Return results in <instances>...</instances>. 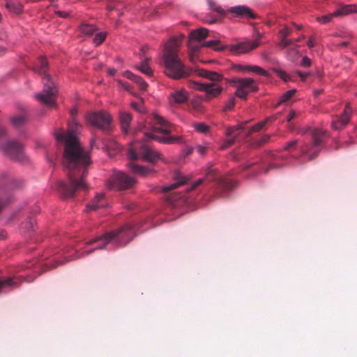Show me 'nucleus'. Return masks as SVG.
<instances>
[{"label":"nucleus","mask_w":357,"mask_h":357,"mask_svg":"<svg viewBox=\"0 0 357 357\" xmlns=\"http://www.w3.org/2000/svg\"><path fill=\"white\" fill-rule=\"evenodd\" d=\"M310 130L312 142L311 143H305L301 147V156L307 158L308 160L314 158L324 146V140L328 137V132L321 128H314L311 130L306 128L298 131L299 133L305 134Z\"/></svg>","instance_id":"7"},{"label":"nucleus","mask_w":357,"mask_h":357,"mask_svg":"<svg viewBox=\"0 0 357 357\" xmlns=\"http://www.w3.org/2000/svg\"><path fill=\"white\" fill-rule=\"evenodd\" d=\"M11 201V197H9L6 199H3V197H0V213L3 209V208L10 203Z\"/></svg>","instance_id":"42"},{"label":"nucleus","mask_w":357,"mask_h":357,"mask_svg":"<svg viewBox=\"0 0 357 357\" xmlns=\"http://www.w3.org/2000/svg\"><path fill=\"white\" fill-rule=\"evenodd\" d=\"M22 282V280L19 278L0 280V292L3 291L8 287H18Z\"/></svg>","instance_id":"25"},{"label":"nucleus","mask_w":357,"mask_h":357,"mask_svg":"<svg viewBox=\"0 0 357 357\" xmlns=\"http://www.w3.org/2000/svg\"><path fill=\"white\" fill-rule=\"evenodd\" d=\"M107 36L106 32H99L96 33L93 38V42L96 46H98L102 44L105 40Z\"/></svg>","instance_id":"31"},{"label":"nucleus","mask_w":357,"mask_h":357,"mask_svg":"<svg viewBox=\"0 0 357 357\" xmlns=\"http://www.w3.org/2000/svg\"><path fill=\"white\" fill-rule=\"evenodd\" d=\"M138 129L142 135V141L139 139L130 144L128 150V158L130 162L128 166L132 173L146 176L151 173V170L136 164L133 160L142 158L149 162H155L160 160V154L151 149L145 142L155 140L164 144H175L182 142V137L169 135L172 130V125L157 114L153 116V124L140 123Z\"/></svg>","instance_id":"2"},{"label":"nucleus","mask_w":357,"mask_h":357,"mask_svg":"<svg viewBox=\"0 0 357 357\" xmlns=\"http://www.w3.org/2000/svg\"><path fill=\"white\" fill-rule=\"evenodd\" d=\"M194 128L197 132L200 133H206L208 130V126L204 123H196Z\"/></svg>","instance_id":"35"},{"label":"nucleus","mask_w":357,"mask_h":357,"mask_svg":"<svg viewBox=\"0 0 357 357\" xmlns=\"http://www.w3.org/2000/svg\"><path fill=\"white\" fill-rule=\"evenodd\" d=\"M112 148L114 149H119V144L116 143V142H114V146Z\"/></svg>","instance_id":"60"},{"label":"nucleus","mask_w":357,"mask_h":357,"mask_svg":"<svg viewBox=\"0 0 357 357\" xmlns=\"http://www.w3.org/2000/svg\"><path fill=\"white\" fill-rule=\"evenodd\" d=\"M208 6H209L210 8L212 10H214V11H215L218 13L221 14V15H224L225 14L224 9L222 8L220 6L217 5L212 0H208Z\"/></svg>","instance_id":"34"},{"label":"nucleus","mask_w":357,"mask_h":357,"mask_svg":"<svg viewBox=\"0 0 357 357\" xmlns=\"http://www.w3.org/2000/svg\"><path fill=\"white\" fill-rule=\"evenodd\" d=\"M351 113V108L350 105L347 103L345 106L343 113L337 119L333 120L331 123V126L333 130H340L343 128L349 121Z\"/></svg>","instance_id":"15"},{"label":"nucleus","mask_w":357,"mask_h":357,"mask_svg":"<svg viewBox=\"0 0 357 357\" xmlns=\"http://www.w3.org/2000/svg\"><path fill=\"white\" fill-rule=\"evenodd\" d=\"M246 70H248V71H252L260 75L266 76L268 75L267 72L265 70L257 66H248L246 67Z\"/></svg>","instance_id":"32"},{"label":"nucleus","mask_w":357,"mask_h":357,"mask_svg":"<svg viewBox=\"0 0 357 357\" xmlns=\"http://www.w3.org/2000/svg\"><path fill=\"white\" fill-rule=\"evenodd\" d=\"M208 144H199V145L196 146L195 149L199 155H204L206 153V151L208 149Z\"/></svg>","instance_id":"37"},{"label":"nucleus","mask_w":357,"mask_h":357,"mask_svg":"<svg viewBox=\"0 0 357 357\" xmlns=\"http://www.w3.org/2000/svg\"><path fill=\"white\" fill-rule=\"evenodd\" d=\"M22 183L21 181H15L13 183V185L15 187V188H17V187H19L20 185V183Z\"/></svg>","instance_id":"59"},{"label":"nucleus","mask_w":357,"mask_h":357,"mask_svg":"<svg viewBox=\"0 0 357 357\" xmlns=\"http://www.w3.org/2000/svg\"><path fill=\"white\" fill-rule=\"evenodd\" d=\"M107 202L105 199L104 193H98L86 206V211L87 212L96 211L99 208H104L107 206Z\"/></svg>","instance_id":"18"},{"label":"nucleus","mask_w":357,"mask_h":357,"mask_svg":"<svg viewBox=\"0 0 357 357\" xmlns=\"http://www.w3.org/2000/svg\"><path fill=\"white\" fill-rule=\"evenodd\" d=\"M260 36L255 40H246L234 45H226V49L234 54L246 53L259 46V43L258 40Z\"/></svg>","instance_id":"14"},{"label":"nucleus","mask_w":357,"mask_h":357,"mask_svg":"<svg viewBox=\"0 0 357 357\" xmlns=\"http://www.w3.org/2000/svg\"><path fill=\"white\" fill-rule=\"evenodd\" d=\"M56 14L63 18H66L69 15V13L66 11H60L59 10V11L56 12Z\"/></svg>","instance_id":"53"},{"label":"nucleus","mask_w":357,"mask_h":357,"mask_svg":"<svg viewBox=\"0 0 357 357\" xmlns=\"http://www.w3.org/2000/svg\"><path fill=\"white\" fill-rule=\"evenodd\" d=\"M117 82L121 87L123 88L124 89H126L127 91H130V86H129L128 83H127L126 82H123L122 80H120V79H118Z\"/></svg>","instance_id":"47"},{"label":"nucleus","mask_w":357,"mask_h":357,"mask_svg":"<svg viewBox=\"0 0 357 357\" xmlns=\"http://www.w3.org/2000/svg\"><path fill=\"white\" fill-rule=\"evenodd\" d=\"M301 65L303 67H308L311 65V60L307 56H305L301 60Z\"/></svg>","instance_id":"45"},{"label":"nucleus","mask_w":357,"mask_h":357,"mask_svg":"<svg viewBox=\"0 0 357 357\" xmlns=\"http://www.w3.org/2000/svg\"><path fill=\"white\" fill-rule=\"evenodd\" d=\"M351 13H357L356 4L342 5L333 12V15L335 16L347 15Z\"/></svg>","instance_id":"24"},{"label":"nucleus","mask_w":357,"mask_h":357,"mask_svg":"<svg viewBox=\"0 0 357 357\" xmlns=\"http://www.w3.org/2000/svg\"><path fill=\"white\" fill-rule=\"evenodd\" d=\"M268 120L269 119H266L264 121L255 124L252 127L250 132L259 131L268 123Z\"/></svg>","instance_id":"36"},{"label":"nucleus","mask_w":357,"mask_h":357,"mask_svg":"<svg viewBox=\"0 0 357 357\" xmlns=\"http://www.w3.org/2000/svg\"><path fill=\"white\" fill-rule=\"evenodd\" d=\"M241 128H242V127L241 126H234V127H229V128H227V130H226V135L227 136H232V135H234V137L228 139H226L223 142L222 146H220V149H227V148L229 147L231 144H233L234 141H235V139H236V136L238 135V134H236V132L239 130H241Z\"/></svg>","instance_id":"22"},{"label":"nucleus","mask_w":357,"mask_h":357,"mask_svg":"<svg viewBox=\"0 0 357 357\" xmlns=\"http://www.w3.org/2000/svg\"><path fill=\"white\" fill-rule=\"evenodd\" d=\"M296 93V89H291L286 91L280 98L279 102L284 103L287 102Z\"/></svg>","instance_id":"33"},{"label":"nucleus","mask_w":357,"mask_h":357,"mask_svg":"<svg viewBox=\"0 0 357 357\" xmlns=\"http://www.w3.org/2000/svg\"><path fill=\"white\" fill-rule=\"evenodd\" d=\"M174 182L170 185H165L162 188V191L164 192L174 190L180 187L189 181V178L181 173L180 172H175L174 174Z\"/></svg>","instance_id":"17"},{"label":"nucleus","mask_w":357,"mask_h":357,"mask_svg":"<svg viewBox=\"0 0 357 357\" xmlns=\"http://www.w3.org/2000/svg\"><path fill=\"white\" fill-rule=\"evenodd\" d=\"M307 45L309 48H312L313 47L315 46V43H314V38H310L307 43Z\"/></svg>","instance_id":"52"},{"label":"nucleus","mask_w":357,"mask_h":357,"mask_svg":"<svg viewBox=\"0 0 357 357\" xmlns=\"http://www.w3.org/2000/svg\"><path fill=\"white\" fill-rule=\"evenodd\" d=\"M123 76L134 82L139 87V90L145 91L148 87V84L139 76L136 75L129 70L123 73Z\"/></svg>","instance_id":"21"},{"label":"nucleus","mask_w":357,"mask_h":357,"mask_svg":"<svg viewBox=\"0 0 357 357\" xmlns=\"http://www.w3.org/2000/svg\"><path fill=\"white\" fill-rule=\"evenodd\" d=\"M235 102L236 101L234 98H229L225 105V110L226 111L232 109L235 105Z\"/></svg>","instance_id":"41"},{"label":"nucleus","mask_w":357,"mask_h":357,"mask_svg":"<svg viewBox=\"0 0 357 357\" xmlns=\"http://www.w3.org/2000/svg\"><path fill=\"white\" fill-rule=\"evenodd\" d=\"M135 179L122 172H115L108 179L107 188L112 190H124L131 187Z\"/></svg>","instance_id":"12"},{"label":"nucleus","mask_w":357,"mask_h":357,"mask_svg":"<svg viewBox=\"0 0 357 357\" xmlns=\"http://www.w3.org/2000/svg\"><path fill=\"white\" fill-rule=\"evenodd\" d=\"M119 118L121 129L125 133H127L128 132L129 126L132 120L131 115L128 112H121L119 114Z\"/></svg>","instance_id":"26"},{"label":"nucleus","mask_w":357,"mask_h":357,"mask_svg":"<svg viewBox=\"0 0 357 357\" xmlns=\"http://www.w3.org/2000/svg\"><path fill=\"white\" fill-rule=\"evenodd\" d=\"M288 59L291 61H295L300 56L298 45L291 47L287 52Z\"/></svg>","instance_id":"29"},{"label":"nucleus","mask_w":357,"mask_h":357,"mask_svg":"<svg viewBox=\"0 0 357 357\" xmlns=\"http://www.w3.org/2000/svg\"><path fill=\"white\" fill-rule=\"evenodd\" d=\"M183 38L181 36L180 38H172L165 45L162 56L165 74L173 79L188 77L191 73V70L182 63L178 55V47Z\"/></svg>","instance_id":"4"},{"label":"nucleus","mask_w":357,"mask_h":357,"mask_svg":"<svg viewBox=\"0 0 357 357\" xmlns=\"http://www.w3.org/2000/svg\"><path fill=\"white\" fill-rule=\"evenodd\" d=\"M296 29L300 30L301 29V26H299V25H295Z\"/></svg>","instance_id":"64"},{"label":"nucleus","mask_w":357,"mask_h":357,"mask_svg":"<svg viewBox=\"0 0 357 357\" xmlns=\"http://www.w3.org/2000/svg\"><path fill=\"white\" fill-rule=\"evenodd\" d=\"M26 121V116L24 115H19L13 116L11 119V123L15 128L21 127Z\"/></svg>","instance_id":"30"},{"label":"nucleus","mask_w":357,"mask_h":357,"mask_svg":"<svg viewBox=\"0 0 357 357\" xmlns=\"http://www.w3.org/2000/svg\"><path fill=\"white\" fill-rule=\"evenodd\" d=\"M80 32L85 36H92L94 32L96 31V27L93 25L82 24L79 26Z\"/></svg>","instance_id":"28"},{"label":"nucleus","mask_w":357,"mask_h":357,"mask_svg":"<svg viewBox=\"0 0 357 357\" xmlns=\"http://www.w3.org/2000/svg\"><path fill=\"white\" fill-rule=\"evenodd\" d=\"M206 22H208L209 24H213L215 22V19H212V20H206Z\"/></svg>","instance_id":"62"},{"label":"nucleus","mask_w":357,"mask_h":357,"mask_svg":"<svg viewBox=\"0 0 357 357\" xmlns=\"http://www.w3.org/2000/svg\"><path fill=\"white\" fill-rule=\"evenodd\" d=\"M148 50V47L146 46H143L140 50V59L141 62L139 65L136 66V68L139 70L142 73L149 76L151 77L153 75V70L147 63L148 61L150 59L149 57H148L146 55V52Z\"/></svg>","instance_id":"16"},{"label":"nucleus","mask_w":357,"mask_h":357,"mask_svg":"<svg viewBox=\"0 0 357 357\" xmlns=\"http://www.w3.org/2000/svg\"><path fill=\"white\" fill-rule=\"evenodd\" d=\"M6 130L5 128L0 126V137L6 135Z\"/></svg>","instance_id":"56"},{"label":"nucleus","mask_w":357,"mask_h":357,"mask_svg":"<svg viewBox=\"0 0 357 357\" xmlns=\"http://www.w3.org/2000/svg\"><path fill=\"white\" fill-rule=\"evenodd\" d=\"M116 70L115 68H109L107 70V73L111 75V76H114L116 73Z\"/></svg>","instance_id":"55"},{"label":"nucleus","mask_w":357,"mask_h":357,"mask_svg":"<svg viewBox=\"0 0 357 357\" xmlns=\"http://www.w3.org/2000/svg\"><path fill=\"white\" fill-rule=\"evenodd\" d=\"M131 106L134 109L137 110L139 112H144V109L142 108V106L139 103L133 102L131 103Z\"/></svg>","instance_id":"46"},{"label":"nucleus","mask_w":357,"mask_h":357,"mask_svg":"<svg viewBox=\"0 0 357 357\" xmlns=\"http://www.w3.org/2000/svg\"><path fill=\"white\" fill-rule=\"evenodd\" d=\"M208 30L205 28H199L190 33L189 38V47L190 49V58L192 61H193L194 55L198 52L200 47H211L215 50H222L226 48V46L220 45L219 40H211L204 42L201 45H192L194 40L201 41L204 40L208 36Z\"/></svg>","instance_id":"8"},{"label":"nucleus","mask_w":357,"mask_h":357,"mask_svg":"<svg viewBox=\"0 0 357 357\" xmlns=\"http://www.w3.org/2000/svg\"><path fill=\"white\" fill-rule=\"evenodd\" d=\"M190 87L195 90L204 92L208 99L218 97L222 91L223 89L217 83H199L192 82Z\"/></svg>","instance_id":"13"},{"label":"nucleus","mask_w":357,"mask_h":357,"mask_svg":"<svg viewBox=\"0 0 357 357\" xmlns=\"http://www.w3.org/2000/svg\"><path fill=\"white\" fill-rule=\"evenodd\" d=\"M47 70L48 63L46 59L40 56L35 63L33 70L43 75V89L41 93L35 94V98L40 102L53 108L56 107V98L58 91L51 77L47 74Z\"/></svg>","instance_id":"5"},{"label":"nucleus","mask_w":357,"mask_h":357,"mask_svg":"<svg viewBox=\"0 0 357 357\" xmlns=\"http://www.w3.org/2000/svg\"><path fill=\"white\" fill-rule=\"evenodd\" d=\"M188 99V93L184 89L172 92L169 96L170 103L181 104Z\"/></svg>","instance_id":"20"},{"label":"nucleus","mask_w":357,"mask_h":357,"mask_svg":"<svg viewBox=\"0 0 357 357\" xmlns=\"http://www.w3.org/2000/svg\"><path fill=\"white\" fill-rule=\"evenodd\" d=\"M334 16L335 15H333V13L327 15H323L321 17H319L317 18V20L321 23L326 24V23H328V22H330L331 20L332 17Z\"/></svg>","instance_id":"39"},{"label":"nucleus","mask_w":357,"mask_h":357,"mask_svg":"<svg viewBox=\"0 0 357 357\" xmlns=\"http://www.w3.org/2000/svg\"><path fill=\"white\" fill-rule=\"evenodd\" d=\"M228 11L238 17H247L250 19L255 17V15L253 13L252 10L245 6H237L231 7L228 9Z\"/></svg>","instance_id":"19"},{"label":"nucleus","mask_w":357,"mask_h":357,"mask_svg":"<svg viewBox=\"0 0 357 357\" xmlns=\"http://www.w3.org/2000/svg\"><path fill=\"white\" fill-rule=\"evenodd\" d=\"M87 123L99 129L107 130L112 122L110 115L105 111L90 112L85 115Z\"/></svg>","instance_id":"9"},{"label":"nucleus","mask_w":357,"mask_h":357,"mask_svg":"<svg viewBox=\"0 0 357 357\" xmlns=\"http://www.w3.org/2000/svg\"><path fill=\"white\" fill-rule=\"evenodd\" d=\"M276 167H278V166H276V165H275V164H273H273H271V165H270V167H269V168H276Z\"/></svg>","instance_id":"63"},{"label":"nucleus","mask_w":357,"mask_h":357,"mask_svg":"<svg viewBox=\"0 0 357 357\" xmlns=\"http://www.w3.org/2000/svg\"><path fill=\"white\" fill-rule=\"evenodd\" d=\"M70 259H68L69 261ZM68 261V260H66L65 262ZM64 263V261H55L52 265V268H55L57 266L60 265V264H63Z\"/></svg>","instance_id":"57"},{"label":"nucleus","mask_w":357,"mask_h":357,"mask_svg":"<svg viewBox=\"0 0 357 357\" xmlns=\"http://www.w3.org/2000/svg\"><path fill=\"white\" fill-rule=\"evenodd\" d=\"M256 162H249L244 165V169H249L250 167L253 166Z\"/></svg>","instance_id":"58"},{"label":"nucleus","mask_w":357,"mask_h":357,"mask_svg":"<svg viewBox=\"0 0 357 357\" xmlns=\"http://www.w3.org/2000/svg\"><path fill=\"white\" fill-rule=\"evenodd\" d=\"M269 138H270V135H268L263 136L260 139L258 140L257 144L260 145L263 143H266V142H268L269 140Z\"/></svg>","instance_id":"48"},{"label":"nucleus","mask_w":357,"mask_h":357,"mask_svg":"<svg viewBox=\"0 0 357 357\" xmlns=\"http://www.w3.org/2000/svg\"><path fill=\"white\" fill-rule=\"evenodd\" d=\"M278 75L285 82H288L291 80V77L283 70H278Z\"/></svg>","instance_id":"40"},{"label":"nucleus","mask_w":357,"mask_h":357,"mask_svg":"<svg viewBox=\"0 0 357 357\" xmlns=\"http://www.w3.org/2000/svg\"><path fill=\"white\" fill-rule=\"evenodd\" d=\"M236 87V96L246 99L248 93L258 91V86L255 81L250 77L234 79L232 80Z\"/></svg>","instance_id":"11"},{"label":"nucleus","mask_w":357,"mask_h":357,"mask_svg":"<svg viewBox=\"0 0 357 357\" xmlns=\"http://www.w3.org/2000/svg\"><path fill=\"white\" fill-rule=\"evenodd\" d=\"M291 30L289 28L285 26L279 31L280 38L287 39V38L291 34Z\"/></svg>","instance_id":"38"},{"label":"nucleus","mask_w":357,"mask_h":357,"mask_svg":"<svg viewBox=\"0 0 357 357\" xmlns=\"http://www.w3.org/2000/svg\"><path fill=\"white\" fill-rule=\"evenodd\" d=\"M139 228V226L137 224H127L118 229L91 238L85 243L83 248L75 250V256L72 257V259L84 257L96 250L102 249L106 246H108V249L124 246L136 235Z\"/></svg>","instance_id":"3"},{"label":"nucleus","mask_w":357,"mask_h":357,"mask_svg":"<svg viewBox=\"0 0 357 357\" xmlns=\"http://www.w3.org/2000/svg\"><path fill=\"white\" fill-rule=\"evenodd\" d=\"M217 180V184L220 188L225 190H229L234 187V183L229 179L220 180L215 172V169H210L206 174L204 178H200L191 184L190 188H185L184 192H172L167 196V202L174 208L181 207L182 206L188 203V199L186 196V192L190 190L195 189L198 185L204 181H213Z\"/></svg>","instance_id":"6"},{"label":"nucleus","mask_w":357,"mask_h":357,"mask_svg":"<svg viewBox=\"0 0 357 357\" xmlns=\"http://www.w3.org/2000/svg\"><path fill=\"white\" fill-rule=\"evenodd\" d=\"M6 8L10 12L19 14L22 11V6L20 3L13 0H4Z\"/></svg>","instance_id":"27"},{"label":"nucleus","mask_w":357,"mask_h":357,"mask_svg":"<svg viewBox=\"0 0 357 357\" xmlns=\"http://www.w3.org/2000/svg\"><path fill=\"white\" fill-rule=\"evenodd\" d=\"M297 143H298L297 140L290 141L284 145L283 149L285 151H288L290 149L295 148L297 145Z\"/></svg>","instance_id":"43"},{"label":"nucleus","mask_w":357,"mask_h":357,"mask_svg":"<svg viewBox=\"0 0 357 357\" xmlns=\"http://www.w3.org/2000/svg\"><path fill=\"white\" fill-rule=\"evenodd\" d=\"M296 116V113L294 110H291L287 116V121L290 122L292 119L295 118Z\"/></svg>","instance_id":"49"},{"label":"nucleus","mask_w":357,"mask_h":357,"mask_svg":"<svg viewBox=\"0 0 357 357\" xmlns=\"http://www.w3.org/2000/svg\"><path fill=\"white\" fill-rule=\"evenodd\" d=\"M76 114V108L70 110L71 121L68 123L67 132L59 130L54 133L56 141L65 144L62 163L68 174V183L59 181L57 190L66 198L73 197L77 191L88 188L84 178L91 162L90 156L89 152L81 146L75 135L81 126L75 119Z\"/></svg>","instance_id":"1"},{"label":"nucleus","mask_w":357,"mask_h":357,"mask_svg":"<svg viewBox=\"0 0 357 357\" xmlns=\"http://www.w3.org/2000/svg\"><path fill=\"white\" fill-rule=\"evenodd\" d=\"M35 224V220L33 218H29L28 221L23 223V225H24V227L26 228L28 230L33 229V225Z\"/></svg>","instance_id":"44"},{"label":"nucleus","mask_w":357,"mask_h":357,"mask_svg":"<svg viewBox=\"0 0 357 357\" xmlns=\"http://www.w3.org/2000/svg\"><path fill=\"white\" fill-rule=\"evenodd\" d=\"M287 45L288 46H292V47H295V45H297L296 44V42L295 40H291V39H287Z\"/></svg>","instance_id":"54"},{"label":"nucleus","mask_w":357,"mask_h":357,"mask_svg":"<svg viewBox=\"0 0 357 357\" xmlns=\"http://www.w3.org/2000/svg\"><path fill=\"white\" fill-rule=\"evenodd\" d=\"M303 38H304V36H302L297 39L295 40L296 43L300 42Z\"/></svg>","instance_id":"61"},{"label":"nucleus","mask_w":357,"mask_h":357,"mask_svg":"<svg viewBox=\"0 0 357 357\" xmlns=\"http://www.w3.org/2000/svg\"><path fill=\"white\" fill-rule=\"evenodd\" d=\"M297 74L302 81H305L306 77L309 75V73H301L300 71H298Z\"/></svg>","instance_id":"51"},{"label":"nucleus","mask_w":357,"mask_h":357,"mask_svg":"<svg viewBox=\"0 0 357 357\" xmlns=\"http://www.w3.org/2000/svg\"><path fill=\"white\" fill-rule=\"evenodd\" d=\"M0 147L3 153L11 160L23 161L25 155L22 145L15 140H8L5 142H0Z\"/></svg>","instance_id":"10"},{"label":"nucleus","mask_w":357,"mask_h":357,"mask_svg":"<svg viewBox=\"0 0 357 357\" xmlns=\"http://www.w3.org/2000/svg\"><path fill=\"white\" fill-rule=\"evenodd\" d=\"M198 75L208 79L210 81L213 82L212 83L219 82L223 79L222 75L214 71L204 69L199 70Z\"/></svg>","instance_id":"23"},{"label":"nucleus","mask_w":357,"mask_h":357,"mask_svg":"<svg viewBox=\"0 0 357 357\" xmlns=\"http://www.w3.org/2000/svg\"><path fill=\"white\" fill-rule=\"evenodd\" d=\"M279 46L282 49H284L287 47H288L287 43V39H285V38H284V39L283 38H280V42L279 43Z\"/></svg>","instance_id":"50"}]
</instances>
